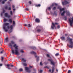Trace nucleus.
I'll return each mask as SVG.
<instances>
[{
	"label": "nucleus",
	"mask_w": 73,
	"mask_h": 73,
	"mask_svg": "<svg viewBox=\"0 0 73 73\" xmlns=\"http://www.w3.org/2000/svg\"><path fill=\"white\" fill-rule=\"evenodd\" d=\"M7 67H9V66H10V65H9V64H7Z\"/></svg>",
	"instance_id": "48"
},
{
	"label": "nucleus",
	"mask_w": 73,
	"mask_h": 73,
	"mask_svg": "<svg viewBox=\"0 0 73 73\" xmlns=\"http://www.w3.org/2000/svg\"><path fill=\"white\" fill-rule=\"evenodd\" d=\"M9 45L10 46L11 48H12V43H10L9 44Z\"/></svg>",
	"instance_id": "23"
},
{
	"label": "nucleus",
	"mask_w": 73,
	"mask_h": 73,
	"mask_svg": "<svg viewBox=\"0 0 73 73\" xmlns=\"http://www.w3.org/2000/svg\"><path fill=\"white\" fill-rule=\"evenodd\" d=\"M68 21L70 23V26H72L73 23V18L72 17V18H70L69 19Z\"/></svg>",
	"instance_id": "4"
},
{
	"label": "nucleus",
	"mask_w": 73,
	"mask_h": 73,
	"mask_svg": "<svg viewBox=\"0 0 73 73\" xmlns=\"http://www.w3.org/2000/svg\"><path fill=\"white\" fill-rule=\"evenodd\" d=\"M35 21L36 22H37V23H39L40 22V20L37 18H36Z\"/></svg>",
	"instance_id": "10"
},
{
	"label": "nucleus",
	"mask_w": 73,
	"mask_h": 73,
	"mask_svg": "<svg viewBox=\"0 0 73 73\" xmlns=\"http://www.w3.org/2000/svg\"><path fill=\"white\" fill-rule=\"evenodd\" d=\"M1 53H3V51H1Z\"/></svg>",
	"instance_id": "61"
},
{
	"label": "nucleus",
	"mask_w": 73,
	"mask_h": 73,
	"mask_svg": "<svg viewBox=\"0 0 73 73\" xmlns=\"http://www.w3.org/2000/svg\"><path fill=\"white\" fill-rule=\"evenodd\" d=\"M56 71H57V72H58V69H56Z\"/></svg>",
	"instance_id": "63"
},
{
	"label": "nucleus",
	"mask_w": 73,
	"mask_h": 73,
	"mask_svg": "<svg viewBox=\"0 0 73 73\" xmlns=\"http://www.w3.org/2000/svg\"><path fill=\"white\" fill-rule=\"evenodd\" d=\"M64 20L65 21H66L67 20V18L66 17H65L64 18Z\"/></svg>",
	"instance_id": "27"
},
{
	"label": "nucleus",
	"mask_w": 73,
	"mask_h": 73,
	"mask_svg": "<svg viewBox=\"0 0 73 73\" xmlns=\"http://www.w3.org/2000/svg\"><path fill=\"white\" fill-rule=\"evenodd\" d=\"M8 38H5V41L6 42H8Z\"/></svg>",
	"instance_id": "30"
},
{
	"label": "nucleus",
	"mask_w": 73,
	"mask_h": 73,
	"mask_svg": "<svg viewBox=\"0 0 73 73\" xmlns=\"http://www.w3.org/2000/svg\"><path fill=\"white\" fill-rule=\"evenodd\" d=\"M23 65L25 66H27V64L26 63H24L23 64Z\"/></svg>",
	"instance_id": "24"
},
{
	"label": "nucleus",
	"mask_w": 73,
	"mask_h": 73,
	"mask_svg": "<svg viewBox=\"0 0 73 73\" xmlns=\"http://www.w3.org/2000/svg\"><path fill=\"white\" fill-rule=\"evenodd\" d=\"M71 73V71L70 70H69L68 72V73Z\"/></svg>",
	"instance_id": "40"
},
{
	"label": "nucleus",
	"mask_w": 73,
	"mask_h": 73,
	"mask_svg": "<svg viewBox=\"0 0 73 73\" xmlns=\"http://www.w3.org/2000/svg\"><path fill=\"white\" fill-rule=\"evenodd\" d=\"M40 73H42V70H40Z\"/></svg>",
	"instance_id": "47"
},
{
	"label": "nucleus",
	"mask_w": 73,
	"mask_h": 73,
	"mask_svg": "<svg viewBox=\"0 0 73 73\" xmlns=\"http://www.w3.org/2000/svg\"><path fill=\"white\" fill-rule=\"evenodd\" d=\"M5 17H8V18H10L11 17V15H8V13H6L4 14Z\"/></svg>",
	"instance_id": "6"
},
{
	"label": "nucleus",
	"mask_w": 73,
	"mask_h": 73,
	"mask_svg": "<svg viewBox=\"0 0 73 73\" xmlns=\"http://www.w3.org/2000/svg\"><path fill=\"white\" fill-rule=\"evenodd\" d=\"M19 70L20 72H22V71L23 70V69L22 68L20 69H19Z\"/></svg>",
	"instance_id": "35"
},
{
	"label": "nucleus",
	"mask_w": 73,
	"mask_h": 73,
	"mask_svg": "<svg viewBox=\"0 0 73 73\" xmlns=\"http://www.w3.org/2000/svg\"><path fill=\"white\" fill-rule=\"evenodd\" d=\"M25 10H26L27 11H28V10H29V9H28V8H26L25 9Z\"/></svg>",
	"instance_id": "50"
},
{
	"label": "nucleus",
	"mask_w": 73,
	"mask_h": 73,
	"mask_svg": "<svg viewBox=\"0 0 73 73\" xmlns=\"http://www.w3.org/2000/svg\"><path fill=\"white\" fill-rule=\"evenodd\" d=\"M54 5V4H52V7H53V6Z\"/></svg>",
	"instance_id": "52"
},
{
	"label": "nucleus",
	"mask_w": 73,
	"mask_h": 73,
	"mask_svg": "<svg viewBox=\"0 0 73 73\" xmlns=\"http://www.w3.org/2000/svg\"><path fill=\"white\" fill-rule=\"evenodd\" d=\"M51 64L52 65H54V63L53 60L51 62Z\"/></svg>",
	"instance_id": "18"
},
{
	"label": "nucleus",
	"mask_w": 73,
	"mask_h": 73,
	"mask_svg": "<svg viewBox=\"0 0 73 73\" xmlns=\"http://www.w3.org/2000/svg\"><path fill=\"white\" fill-rule=\"evenodd\" d=\"M9 21L10 23H12V19H10L9 20Z\"/></svg>",
	"instance_id": "21"
},
{
	"label": "nucleus",
	"mask_w": 73,
	"mask_h": 73,
	"mask_svg": "<svg viewBox=\"0 0 73 73\" xmlns=\"http://www.w3.org/2000/svg\"><path fill=\"white\" fill-rule=\"evenodd\" d=\"M10 66H11V67H13V65H10Z\"/></svg>",
	"instance_id": "54"
},
{
	"label": "nucleus",
	"mask_w": 73,
	"mask_h": 73,
	"mask_svg": "<svg viewBox=\"0 0 73 73\" xmlns=\"http://www.w3.org/2000/svg\"><path fill=\"white\" fill-rule=\"evenodd\" d=\"M29 4H32V2L31 1H29Z\"/></svg>",
	"instance_id": "36"
},
{
	"label": "nucleus",
	"mask_w": 73,
	"mask_h": 73,
	"mask_svg": "<svg viewBox=\"0 0 73 73\" xmlns=\"http://www.w3.org/2000/svg\"><path fill=\"white\" fill-rule=\"evenodd\" d=\"M31 54H36V53L33 51H32L31 52Z\"/></svg>",
	"instance_id": "13"
},
{
	"label": "nucleus",
	"mask_w": 73,
	"mask_h": 73,
	"mask_svg": "<svg viewBox=\"0 0 73 73\" xmlns=\"http://www.w3.org/2000/svg\"><path fill=\"white\" fill-rule=\"evenodd\" d=\"M46 56L47 57H50V56L49 54H46Z\"/></svg>",
	"instance_id": "39"
},
{
	"label": "nucleus",
	"mask_w": 73,
	"mask_h": 73,
	"mask_svg": "<svg viewBox=\"0 0 73 73\" xmlns=\"http://www.w3.org/2000/svg\"><path fill=\"white\" fill-rule=\"evenodd\" d=\"M52 9H53V10H55V9H56V7H54Z\"/></svg>",
	"instance_id": "31"
},
{
	"label": "nucleus",
	"mask_w": 73,
	"mask_h": 73,
	"mask_svg": "<svg viewBox=\"0 0 73 73\" xmlns=\"http://www.w3.org/2000/svg\"><path fill=\"white\" fill-rule=\"evenodd\" d=\"M28 25H29V26H28V27H31V25H30V24H29Z\"/></svg>",
	"instance_id": "45"
},
{
	"label": "nucleus",
	"mask_w": 73,
	"mask_h": 73,
	"mask_svg": "<svg viewBox=\"0 0 73 73\" xmlns=\"http://www.w3.org/2000/svg\"><path fill=\"white\" fill-rule=\"evenodd\" d=\"M25 70L28 73H30L31 72V70H29V68L27 67H25Z\"/></svg>",
	"instance_id": "8"
},
{
	"label": "nucleus",
	"mask_w": 73,
	"mask_h": 73,
	"mask_svg": "<svg viewBox=\"0 0 73 73\" xmlns=\"http://www.w3.org/2000/svg\"><path fill=\"white\" fill-rule=\"evenodd\" d=\"M10 15H11V16L13 15V12H12V11H10Z\"/></svg>",
	"instance_id": "17"
},
{
	"label": "nucleus",
	"mask_w": 73,
	"mask_h": 73,
	"mask_svg": "<svg viewBox=\"0 0 73 73\" xmlns=\"http://www.w3.org/2000/svg\"><path fill=\"white\" fill-rule=\"evenodd\" d=\"M44 68H49V67H48V66L45 67Z\"/></svg>",
	"instance_id": "59"
},
{
	"label": "nucleus",
	"mask_w": 73,
	"mask_h": 73,
	"mask_svg": "<svg viewBox=\"0 0 73 73\" xmlns=\"http://www.w3.org/2000/svg\"><path fill=\"white\" fill-rule=\"evenodd\" d=\"M59 9L60 11V13H61L62 11H64V8H62V9L61 8H60Z\"/></svg>",
	"instance_id": "11"
},
{
	"label": "nucleus",
	"mask_w": 73,
	"mask_h": 73,
	"mask_svg": "<svg viewBox=\"0 0 73 73\" xmlns=\"http://www.w3.org/2000/svg\"><path fill=\"white\" fill-rule=\"evenodd\" d=\"M13 25H15V21H13Z\"/></svg>",
	"instance_id": "44"
},
{
	"label": "nucleus",
	"mask_w": 73,
	"mask_h": 73,
	"mask_svg": "<svg viewBox=\"0 0 73 73\" xmlns=\"http://www.w3.org/2000/svg\"><path fill=\"white\" fill-rule=\"evenodd\" d=\"M5 9H8V6H6L5 7Z\"/></svg>",
	"instance_id": "38"
},
{
	"label": "nucleus",
	"mask_w": 73,
	"mask_h": 73,
	"mask_svg": "<svg viewBox=\"0 0 73 73\" xmlns=\"http://www.w3.org/2000/svg\"><path fill=\"white\" fill-rule=\"evenodd\" d=\"M42 62H41L40 63V65H41V66H42Z\"/></svg>",
	"instance_id": "41"
},
{
	"label": "nucleus",
	"mask_w": 73,
	"mask_h": 73,
	"mask_svg": "<svg viewBox=\"0 0 73 73\" xmlns=\"http://www.w3.org/2000/svg\"><path fill=\"white\" fill-rule=\"evenodd\" d=\"M55 24L56 25H58V23H55V24L53 23H52V25L51 27V28H52V29H54V27H56L55 26Z\"/></svg>",
	"instance_id": "5"
},
{
	"label": "nucleus",
	"mask_w": 73,
	"mask_h": 73,
	"mask_svg": "<svg viewBox=\"0 0 73 73\" xmlns=\"http://www.w3.org/2000/svg\"><path fill=\"white\" fill-rule=\"evenodd\" d=\"M62 3L63 5H66V4H69V2L66 1H65L64 2L62 1Z\"/></svg>",
	"instance_id": "7"
},
{
	"label": "nucleus",
	"mask_w": 73,
	"mask_h": 73,
	"mask_svg": "<svg viewBox=\"0 0 73 73\" xmlns=\"http://www.w3.org/2000/svg\"><path fill=\"white\" fill-rule=\"evenodd\" d=\"M15 10H16V9H13V11H15Z\"/></svg>",
	"instance_id": "62"
},
{
	"label": "nucleus",
	"mask_w": 73,
	"mask_h": 73,
	"mask_svg": "<svg viewBox=\"0 0 73 73\" xmlns=\"http://www.w3.org/2000/svg\"><path fill=\"white\" fill-rule=\"evenodd\" d=\"M13 47L15 48V49L14 50L11 48V51L13 54H16L17 56L20 55V53L19 52V46H17V44H15L13 46Z\"/></svg>",
	"instance_id": "2"
},
{
	"label": "nucleus",
	"mask_w": 73,
	"mask_h": 73,
	"mask_svg": "<svg viewBox=\"0 0 73 73\" xmlns=\"http://www.w3.org/2000/svg\"><path fill=\"white\" fill-rule=\"evenodd\" d=\"M31 48H32V49H36V47L33 46L31 47Z\"/></svg>",
	"instance_id": "26"
},
{
	"label": "nucleus",
	"mask_w": 73,
	"mask_h": 73,
	"mask_svg": "<svg viewBox=\"0 0 73 73\" xmlns=\"http://www.w3.org/2000/svg\"><path fill=\"white\" fill-rule=\"evenodd\" d=\"M8 25H9V23H5L4 25L3 26V29H4L5 32H7L8 31V29L10 28L11 30L9 32V33H10L12 32V29H13V27L14 25H11L9 27V26H8Z\"/></svg>",
	"instance_id": "1"
},
{
	"label": "nucleus",
	"mask_w": 73,
	"mask_h": 73,
	"mask_svg": "<svg viewBox=\"0 0 73 73\" xmlns=\"http://www.w3.org/2000/svg\"><path fill=\"white\" fill-rule=\"evenodd\" d=\"M67 38L68 40L69 41L70 44H71L69 46V47L70 48H73V42L72 41V39L69 37H68Z\"/></svg>",
	"instance_id": "3"
},
{
	"label": "nucleus",
	"mask_w": 73,
	"mask_h": 73,
	"mask_svg": "<svg viewBox=\"0 0 73 73\" xmlns=\"http://www.w3.org/2000/svg\"><path fill=\"white\" fill-rule=\"evenodd\" d=\"M21 61H23V62H26V60L24 58H22L21 59Z\"/></svg>",
	"instance_id": "15"
},
{
	"label": "nucleus",
	"mask_w": 73,
	"mask_h": 73,
	"mask_svg": "<svg viewBox=\"0 0 73 73\" xmlns=\"http://www.w3.org/2000/svg\"><path fill=\"white\" fill-rule=\"evenodd\" d=\"M52 71L51 73H53V72H54V67H52Z\"/></svg>",
	"instance_id": "16"
},
{
	"label": "nucleus",
	"mask_w": 73,
	"mask_h": 73,
	"mask_svg": "<svg viewBox=\"0 0 73 73\" xmlns=\"http://www.w3.org/2000/svg\"><path fill=\"white\" fill-rule=\"evenodd\" d=\"M49 72H51V71H52V70H51V69H50L49 70Z\"/></svg>",
	"instance_id": "53"
},
{
	"label": "nucleus",
	"mask_w": 73,
	"mask_h": 73,
	"mask_svg": "<svg viewBox=\"0 0 73 73\" xmlns=\"http://www.w3.org/2000/svg\"><path fill=\"white\" fill-rule=\"evenodd\" d=\"M7 69H11V68L8 67V68H7Z\"/></svg>",
	"instance_id": "55"
},
{
	"label": "nucleus",
	"mask_w": 73,
	"mask_h": 73,
	"mask_svg": "<svg viewBox=\"0 0 73 73\" xmlns=\"http://www.w3.org/2000/svg\"><path fill=\"white\" fill-rule=\"evenodd\" d=\"M3 66V64H0V66Z\"/></svg>",
	"instance_id": "49"
},
{
	"label": "nucleus",
	"mask_w": 73,
	"mask_h": 73,
	"mask_svg": "<svg viewBox=\"0 0 73 73\" xmlns=\"http://www.w3.org/2000/svg\"><path fill=\"white\" fill-rule=\"evenodd\" d=\"M5 12V10L4 9H3V12H2L0 14L1 16V17H2V16H3V13H4V12Z\"/></svg>",
	"instance_id": "9"
},
{
	"label": "nucleus",
	"mask_w": 73,
	"mask_h": 73,
	"mask_svg": "<svg viewBox=\"0 0 73 73\" xmlns=\"http://www.w3.org/2000/svg\"><path fill=\"white\" fill-rule=\"evenodd\" d=\"M41 31V29H38L37 30V32H40Z\"/></svg>",
	"instance_id": "28"
},
{
	"label": "nucleus",
	"mask_w": 73,
	"mask_h": 73,
	"mask_svg": "<svg viewBox=\"0 0 73 73\" xmlns=\"http://www.w3.org/2000/svg\"><path fill=\"white\" fill-rule=\"evenodd\" d=\"M11 43L12 44H15V42H14V41H11Z\"/></svg>",
	"instance_id": "29"
},
{
	"label": "nucleus",
	"mask_w": 73,
	"mask_h": 73,
	"mask_svg": "<svg viewBox=\"0 0 73 73\" xmlns=\"http://www.w3.org/2000/svg\"><path fill=\"white\" fill-rule=\"evenodd\" d=\"M4 22H6V21H8V19H5V18H4Z\"/></svg>",
	"instance_id": "25"
},
{
	"label": "nucleus",
	"mask_w": 73,
	"mask_h": 73,
	"mask_svg": "<svg viewBox=\"0 0 73 73\" xmlns=\"http://www.w3.org/2000/svg\"><path fill=\"white\" fill-rule=\"evenodd\" d=\"M66 14L68 16H70V13H69V11H67V12Z\"/></svg>",
	"instance_id": "12"
},
{
	"label": "nucleus",
	"mask_w": 73,
	"mask_h": 73,
	"mask_svg": "<svg viewBox=\"0 0 73 73\" xmlns=\"http://www.w3.org/2000/svg\"><path fill=\"white\" fill-rule=\"evenodd\" d=\"M58 55H59V54H58V53H57L55 54V56H58Z\"/></svg>",
	"instance_id": "37"
},
{
	"label": "nucleus",
	"mask_w": 73,
	"mask_h": 73,
	"mask_svg": "<svg viewBox=\"0 0 73 73\" xmlns=\"http://www.w3.org/2000/svg\"><path fill=\"white\" fill-rule=\"evenodd\" d=\"M48 10H49V11H50V9H51V7H48Z\"/></svg>",
	"instance_id": "33"
},
{
	"label": "nucleus",
	"mask_w": 73,
	"mask_h": 73,
	"mask_svg": "<svg viewBox=\"0 0 73 73\" xmlns=\"http://www.w3.org/2000/svg\"><path fill=\"white\" fill-rule=\"evenodd\" d=\"M25 26H27L28 25L25 24Z\"/></svg>",
	"instance_id": "60"
},
{
	"label": "nucleus",
	"mask_w": 73,
	"mask_h": 73,
	"mask_svg": "<svg viewBox=\"0 0 73 73\" xmlns=\"http://www.w3.org/2000/svg\"><path fill=\"white\" fill-rule=\"evenodd\" d=\"M60 28V25H58L57 26V28L58 29H59V28Z\"/></svg>",
	"instance_id": "42"
},
{
	"label": "nucleus",
	"mask_w": 73,
	"mask_h": 73,
	"mask_svg": "<svg viewBox=\"0 0 73 73\" xmlns=\"http://www.w3.org/2000/svg\"><path fill=\"white\" fill-rule=\"evenodd\" d=\"M41 6V5L39 4L38 5H36V6L37 7H40Z\"/></svg>",
	"instance_id": "22"
},
{
	"label": "nucleus",
	"mask_w": 73,
	"mask_h": 73,
	"mask_svg": "<svg viewBox=\"0 0 73 73\" xmlns=\"http://www.w3.org/2000/svg\"><path fill=\"white\" fill-rule=\"evenodd\" d=\"M35 57H37V56L36 55H35Z\"/></svg>",
	"instance_id": "64"
},
{
	"label": "nucleus",
	"mask_w": 73,
	"mask_h": 73,
	"mask_svg": "<svg viewBox=\"0 0 73 73\" xmlns=\"http://www.w3.org/2000/svg\"><path fill=\"white\" fill-rule=\"evenodd\" d=\"M4 3H5L4 1H2V4H4Z\"/></svg>",
	"instance_id": "57"
},
{
	"label": "nucleus",
	"mask_w": 73,
	"mask_h": 73,
	"mask_svg": "<svg viewBox=\"0 0 73 73\" xmlns=\"http://www.w3.org/2000/svg\"><path fill=\"white\" fill-rule=\"evenodd\" d=\"M20 52H21V53H24V51H23V50H20Z\"/></svg>",
	"instance_id": "32"
},
{
	"label": "nucleus",
	"mask_w": 73,
	"mask_h": 73,
	"mask_svg": "<svg viewBox=\"0 0 73 73\" xmlns=\"http://www.w3.org/2000/svg\"><path fill=\"white\" fill-rule=\"evenodd\" d=\"M54 15L55 16H56L57 15V13L56 12H54Z\"/></svg>",
	"instance_id": "43"
},
{
	"label": "nucleus",
	"mask_w": 73,
	"mask_h": 73,
	"mask_svg": "<svg viewBox=\"0 0 73 73\" xmlns=\"http://www.w3.org/2000/svg\"><path fill=\"white\" fill-rule=\"evenodd\" d=\"M13 8H15V5H13Z\"/></svg>",
	"instance_id": "51"
},
{
	"label": "nucleus",
	"mask_w": 73,
	"mask_h": 73,
	"mask_svg": "<svg viewBox=\"0 0 73 73\" xmlns=\"http://www.w3.org/2000/svg\"><path fill=\"white\" fill-rule=\"evenodd\" d=\"M29 68H32V66H29Z\"/></svg>",
	"instance_id": "56"
},
{
	"label": "nucleus",
	"mask_w": 73,
	"mask_h": 73,
	"mask_svg": "<svg viewBox=\"0 0 73 73\" xmlns=\"http://www.w3.org/2000/svg\"><path fill=\"white\" fill-rule=\"evenodd\" d=\"M1 58H2V60H3L4 58H3V57H1Z\"/></svg>",
	"instance_id": "58"
},
{
	"label": "nucleus",
	"mask_w": 73,
	"mask_h": 73,
	"mask_svg": "<svg viewBox=\"0 0 73 73\" xmlns=\"http://www.w3.org/2000/svg\"><path fill=\"white\" fill-rule=\"evenodd\" d=\"M66 12H65V11H64L63 13L61 14V15L62 16H64V14H65V13Z\"/></svg>",
	"instance_id": "14"
},
{
	"label": "nucleus",
	"mask_w": 73,
	"mask_h": 73,
	"mask_svg": "<svg viewBox=\"0 0 73 73\" xmlns=\"http://www.w3.org/2000/svg\"><path fill=\"white\" fill-rule=\"evenodd\" d=\"M48 60V61H50V62H51L53 61V60L52 59H49Z\"/></svg>",
	"instance_id": "20"
},
{
	"label": "nucleus",
	"mask_w": 73,
	"mask_h": 73,
	"mask_svg": "<svg viewBox=\"0 0 73 73\" xmlns=\"http://www.w3.org/2000/svg\"><path fill=\"white\" fill-rule=\"evenodd\" d=\"M39 60V57H38L36 59V61H38Z\"/></svg>",
	"instance_id": "34"
},
{
	"label": "nucleus",
	"mask_w": 73,
	"mask_h": 73,
	"mask_svg": "<svg viewBox=\"0 0 73 73\" xmlns=\"http://www.w3.org/2000/svg\"><path fill=\"white\" fill-rule=\"evenodd\" d=\"M62 40H65V37L64 36H62L60 38Z\"/></svg>",
	"instance_id": "19"
},
{
	"label": "nucleus",
	"mask_w": 73,
	"mask_h": 73,
	"mask_svg": "<svg viewBox=\"0 0 73 73\" xmlns=\"http://www.w3.org/2000/svg\"><path fill=\"white\" fill-rule=\"evenodd\" d=\"M9 11H10V10H11V7L9 8Z\"/></svg>",
	"instance_id": "46"
}]
</instances>
